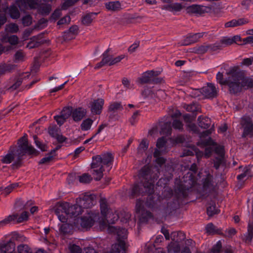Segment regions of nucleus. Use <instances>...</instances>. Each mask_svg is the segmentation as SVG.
<instances>
[{"label": "nucleus", "instance_id": "603ef678", "mask_svg": "<svg viewBox=\"0 0 253 253\" xmlns=\"http://www.w3.org/2000/svg\"><path fill=\"white\" fill-rule=\"evenodd\" d=\"M219 42L221 43L222 48L224 45L227 46L233 44V41L231 38L223 37Z\"/></svg>", "mask_w": 253, "mask_h": 253}, {"label": "nucleus", "instance_id": "f3484780", "mask_svg": "<svg viewBox=\"0 0 253 253\" xmlns=\"http://www.w3.org/2000/svg\"><path fill=\"white\" fill-rule=\"evenodd\" d=\"M249 22L247 18H242L238 19H233L225 23V28H234L245 25Z\"/></svg>", "mask_w": 253, "mask_h": 253}, {"label": "nucleus", "instance_id": "ea45409f", "mask_svg": "<svg viewBox=\"0 0 253 253\" xmlns=\"http://www.w3.org/2000/svg\"><path fill=\"white\" fill-rule=\"evenodd\" d=\"M149 142L145 139H143L137 148L138 152L139 153L145 152L148 148Z\"/></svg>", "mask_w": 253, "mask_h": 253}, {"label": "nucleus", "instance_id": "6e6552de", "mask_svg": "<svg viewBox=\"0 0 253 253\" xmlns=\"http://www.w3.org/2000/svg\"><path fill=\"white\" fill-rule=\"evenodd\" d=\"M170 238L173 242H175L176 244L171 243L170 244H169L168 246V251L169 252L172 251L171 248L174 246H176L177 247V249L173 250V252H176L178 251L179 249L178 247V243L185 239V235L183 232L181 231L173 232L170 234Z\"/></svg>", "mask_w": 253, "mask_h": 253}, {"label": "nucleus", "instance_id": "f257e3e1", "mask_svg": "<svg viewBox=\"0 0 253 253\" xmlns=\"http://www.w3.org/2000/svg\"><path fill=\"white\" fill-rule=\"evenodd\" d=\"M159 172L152 170L149 166H144L139 170L138 177L140 181V185L135 183L132 187L129 195L131 198H134L140 194L145 193L151 195L154 192V183L159 177ZM146 206L150 208H154L155 203L152 196L149 195L145 203Z\"/></svg>", "mask_w": 253, "mask_h": 253}, {"label": "nucleus", "instance_id": "5fc2aeb1", "mask_svg": "<svg viewBox=\"0 0 253 253\" xmlns=\"http://www.w3.org/2000/svg\"><path fill=\"white\" fill-rule=\"evenodd\" d=\"M224 159L223 157L215 158L214 160V167L216 169H218L219 167L223 164Z\"/></svg>", "mask_w": 253, "mask_h": 253}, {"label": "nucleus", "instance_id": "1a4fd4ad", "mask_svg": "<svg viewBox=\"0 0 253 253\" xmlns=\"http://www.w3.org/2000/svg\"><path fill=\"white\" fill-rule=\"evenodd\" d=\"M241 125L244 128L243 136H253V123L252 120L249 117L242 118Z\"/></svg>", "mask_w": 253, "mask_h": 253}, {"label": "nucleus", "instance_id": "69168bd1", "mask_svg": "<svg viewBox=\"0 0 253 253\" xmlns=\"http://www.w3.org/2000/svg\"><path fill=\"white\" fill-rule=\"evenodd\" d=\"M54 119L56 121L57 124L60 126H62L66 120L61 114L60 115L55 116Z\"/></svg>", "mask_w": 253, "mask_h": 253}, {"label": "nucleus", "instance_id": "6ab92c4d", "mask_svg": "<svg viewBox=\"0 0 253 253\" xmlns=\"http://www.w3.org/2000/svg\"><path fill=\"white\" fill-rule=\"evenodd\" d=\"M15 248V244L11 241L0 244V251L2 253H13Z\"/></svg>", "mask_w": 253, "mask_h": 253}, {"label": "nucleus", "instance_id": "680f3d73", "mask_svg": "<svg viewBox=\"0 0 253 253\" xmlns=\"http://www.w3.org/2000/svg\"><path fill=\"white\" fill-rule=\"evenodd\" d=\"M69 250L71 253H82L81 248L75 244L70 246Z\"/></svg>", "mask_w": 253, "mask_h": 253}, {"label": "nucleus", "instance_id": "aec40b11", "mask_svg": "<svg viewBox=\"0 0 253 253\" xmlns=\"http://www.w3.org/2000/svg\"><path fill=\"white\" fill-rule=\"evenodd\" d=\"M14 152V148L10 147L8 153L2 157L1 162L3 164H10L14 161L15 158Z\"/></svg>", "mask_w": 253, "mask_h": 253}, {"label": "nucleus", "instance_id": "39448f33", "mask_svg": "<svg viewBox=\"0 0 253 253\" xmlns=\"http://www.w3.org/2000/svg\"><path fill=\"white\" fill-rule=\"evenodd\" d=\"M196 181L193 178L192 174H190L188 179L180 181L177 183L175 187V194L177 199L185 198L189 191L195 184Z\"/></svg>", "mask_w": 253, "mask_h": 253}, {"label": "nucleus", "instance_id": "2f4dec72", "mask_svg": "<svg viewBox=\"0 0 253 253\" xmlns=\"http://www.w3.org/2000/svg\"><path fill=\"white\" fill-rule=\"evenodd\" d=\"M106 7L108 10H117L121 8V4L119 1H111L106 3Z\"/></svg>", "mask_w": 253, "mask_h": 253}, {"label": "nucleus", "instance_id": "4d7b16f0", "mask_svg": "<svg viewBox=\"0 0 253 253\" xmlns=\"http://www.w3.org/2000/svg\"><path fill=\"white\" fill-rule=\"evenodd\" d=\"M92 18L91 14H87L82 18V23L84 25L88 26L92 22Z\"/></svg>", "mask_w": 253, "mask_h": 253}, {"label": "nucleus", "instance_id": "9b49d317", "mask_svg": "<svg viewBox=\"0 0 253 253\" xmlns=\"http://www.w3.org/2000/svg\"><path fill=\"white\" fill-rule=\"evenodd\" d=\"M202 95L205 98H213L217 96V90L214 84L208 83L202 88Z\"/></svg>", "mask_w": 253, "mask_h": 253}, {"label": "nucleus", "instance_id": "e2e57ef3", "mask_svg": "<svg viewBox=\"0 0 253 253\" xmlns=\"http://www.w3.org/2000/svg\"><path fill=\"white\" fill-rule=\"evenodd\" d=\"M172 125L174 129L180 130L183 128V124L179 120H174Z\"/></svg>", "mask_w": 253, "mask_h": 253}, {"label": "nucleus", "instance_id": "338daca9", "mask_svg": "<svg viewBox=\"0 0 253 253\" xmlns=\"http://www.w3.org/2000/svg\"><path fill=\"white\" fill-rule=\"evenodd\" d=\"M139 111H136L133 114L131 117L129 119V122L130 123L131 125H134L135 123L137 122V118L139 116Z\"/></svg>", "mask_w": 253, "mask_h": 253}, {"label": "nucleus", "instance_id": "5701e85b", "mask_svg": "<svg viewBox=\"0 0 253 253\" xmlns=\"http://www.w3.org/2000/svg\"><path fill=\"white\" fill-rule=\"evenodd\" d=\"M213 176L208 173L206 177L203 179V187L205 190L212 189L213 187Z\"/></svg>", "mask_w": 253, "mask_h": 253}, {"label": "nucleus", "instance_id": "cd10ccee", "mask_svg": "<svg viewBox=\"0 0 253 253\" xmlns=\"http://www.w3.org/2000/svg\"><path fill=\"white\" fill-rule=\"evenodd\" d=\"M139 213L140 214L139 222L141 223H146L148 220L153 217L152 213L149 211L146 210H143Z\"/></svg>", "mask_w": 253, "mask_h": 253}, {"label": "nucleus", "instance_id": "79ce46f5", "mask_svg": "<svg viewBox=\"0 0 253 253\" xmlns=\"http://www.w3.org/2000/svg\"><path fill=\"white\" fill-rule=\"evenodd\" d=\"M92 178L90 175L88 173H84L79 176V180L81 183H88L90 182Z\"/></svg>", "mask_w": 253, "mask_h": 253}, {"label": "nucleus", "instance_id": "393cba45", "mask_svg": "<svg viewBox=\"0 0 253 253\" xmlns=\"http://www.w3.org/2000/svg\"><path fill=\"white\" fill-rule=\"evenodd\" d=\"M101 156L103 166L111 168L113 157L111 153L104 154Z\"/></svg>", "mask_w": 253, "mask_h": 253}, {"label": "nucleus", "instance_id": "de8ad7c7", "mask_svg": "<svg viewBox=\"0 0 253 253\" xmlns=\"http://www.w3.org/2000/svg\"><path fill=\"white\" fill-rule=\"evenodd\" d=\"M54 157V156L50 152L45 157L42 158L39 163L40 165L48 164L52 160Z\"/></svg>", "mask_w": 253, "mask_h": 253}, {"label": "nucleus", "instance_id": "20e7f679", "mask_svg": "<svg viewBox=\"0 0 253 253\" xmlns=\"http://www.w3.org/2000/svg\"><path fill=\"white\" fill-rule=\"evenodd\" d=\"M109 230L117 235L118 244L112 245L109 253H126V243L124 239L127 238V230L124 228L109 227Z\"/></svg>", "mask_w": 253, "mask_h": 253}, {"label": "nucleus", "instance_id": "0eeeda50", "mask_svg": "<svg viewBox=\"0 0 253 253\" xmlns=\"http://www.w3.org/2000/svg\"><path fill=\"white\" fill-rule=\"evenodd\" d=\"M96 195L93 194L85 193L77 199L76 202L83 209L91 208L96 203Z\"/></svg>", "mask_w": 253, "mask_h": 253}, {"label": "nucleus", "instance_id": "dca6fc26", "mask_svg": "<svg viewBox=\"0 0 253 253\" xmlns=\"http://www.w3.org/2000/svg\"><path fill=\"white\" fill-rule=\"evenodd\" d=\"M86 111L82 107H78L72 110V117L73 120L78 122L81 121L86 115Z\"/></svg>", "mask_w": 253, "mask_h": 253}, {"label": "nucleus", "instance_id": "4be33fe9", "mask_svg": "<svg viewBox=\"0 0 253 253\" xmlns=\"http://www.w3.org/2000/svg\"><path fill=\"white\" fill-rule=\"evenodd\" d=\"M68 207V203H58L54 208V212L56 215L65 213L66 215V209Z\"/></svg>", "mask_w": 253, "mask_h": 253}, {"label": "nucleus", "instance_id": "e433bc0d", "mask_svg": "<svg viewBox=\"0 0 253 253\" xmlns=\"http://www.w3.org/2000/svg\"><path fill=\"white\" fill-rule=\"evenodd\" d=\"M171 123L168 122L164 124L162 126L161 131L167 135H170L171 132Z\"/></svg>", "mask_w": 253, "mask_h": 253}, {"label": "nucleus", "instance_id": "6e6d98bb", "mask_svg": "<svg viewBox=\"0 0 253 253\" xmlns=\"http://www.w3.org/2000/svg\"><path fill=\"white\" fill-rule=\"evenodd\" d=\"M28 218V212L27 211H23L20 216H18L17 218V222L21 223L26 221Z\"/></svg>", "mask_w": 253, "mask_h": 253}, {"label": "nucleus", "instance_id": "a19ab883", "mask_svg": "<svg viewBox=\"0 0 253 253\" xmlns=\"http://www.w3.org/2000/svg\"><path fill=\"white\" fill-rule=\"evenodd\" d=\"M48 133L51 137L55 138L60 133V129L56 126H51L48 128Z\"/></svg>", "mask_w": 253, "mask_h": 253}, {"label": "nucleus", "instance_id": "2eb2a0df", "mask_svg": "<svg viewBox=\"0 0 253 253\" xmlns=\"http://www.w3.org/2000/svg\"><path fill=\"white\" fill-rule=\"evenodd\" d=\"M83 211L82 207L78 203L74 205H70L68 203V207L66 209V215L76 217L82 214Z\"/></svg>", "mask_w": 253, "mask_h": 253}, {"label": "nucleus", "instance_id": "c03bdc74", "mask_svg": "<svg viewBox=\"0 0 253 253\" xmlns=\"http://www.w3.org/2000/svg\"><path fill=\"white\" fill-rule=\"evenodd\" d=\"M51 10V6L50 5L42 4L39 8V12L42 14L47 15Z\"/></svg>", "mask_w": 253, "mask_h": 253}, {"label": "nucleus", "instance_id": "bf43d9fd", "mask_svg": "<svg viewBox=\"0 0 253 253\" xmlns=\"http://www.w3.org/2000/svg\"><path fill=\"white\" fill-rule=\"evenodd\" d=\"M16 204L18 205H24L23 209L27 210L34 204V202L32 200H29L27 201L26 203H24V202L22 200H19L17 201Z\"/></svg>", "mask_w": 253, "mask_h": 253}, {"label": "nucleus", "instance_id": "58836bf2", "mask_svg": "<svg viewBox=\"0 0 253 253\" xmlns=\"http://www.w3.org/2000/svg\"><path fill=\"white\" fill-rule=\"evenodd\" d=\"M19 30L18 25L15 23H10L5 26V31L10 33H15Z\"/></svg>", "mask_w": 253, "mask_h": 253}, {"label": "nucleus", "instance_id": "8fccbe9b", "mask_svg": "<svg viewBox=\"0 0 253 253\" xmlns=\"http://www.w3.org/2000/svg\"><path fill=\"white\" fill-rule=\"evenodd\" d=\"M24 3L26 5H28L30 9L36 8L38 4L36 0H25Z\"/></svg>", "mask_w": 253, "mask_h": 253}, {"label": "nucleus", "instance_id": "72a5a7b5", "mask_svg": "<svg viewBox=\"0 0 253 253\" xmlns=\"http://www.w3.org/2000/svg\"><path fill=\"white\" fill-rule=\"evenodd\" d=\"M93 122V120L90 118H87L84 120L81 125V129L84 131H86L90 129Z\"/></svg>", "mask_w": 253, "mask_h": 253}, {"label": "nucleus", "instance_id": "c9c22d12", "mask_svg": "<svg viewBox=\"0 0 253 253\" xmlns=\"http://www.w3.org/2000/svg\"><path fill=\"white\" fill-rule=\"evenodd\" d=\"M220 210L216 207L215 204L209 206L207 209V213L209 216H212L219 213Z\"/></svg>", "mask_w": 253, "mask_h": 253}, {"label": "nucleus", "instance_id": "37998d69", "mask_svg": "<svg viewBox=\"0 0 253 253\" xmlns=\"http://www.w3.org/2000/svg\"><path fill=\"white\" fill-rule=\"evenodd\" d=\"M194 52L197 54H204L209 51L208 44L196 46L194 48Z\"/></svg>", "mask_w": 253, "mask_h": 253}, {"label": "nucleus", "instance_id": "13d9d810", "mask_svg": "<svg viewBox=\"0 0 253 253\" xmlns=\"http://www.w3.org/2000/svg\"><path fill=\"white\" fill-rule=\"evenodd\" d=\"M222 248V244L221 241H218L211 249L212 253H219Z\"/></svg>", "mask_w": 253, "mask_h": 253}, {"label": "nucleus", "instance_id": "ddd939ff", "mask_svg": "<svg viewBox=\"0 0 253 253\" xmlns=\"http://www.w3.org/2000/svg\"><path fill=\"white\" fill-rule=\"evenodd\" d=\"M208 9H210L208 7L203 5L193 4L186 8V12L189 14H195L197 15H202L208 12Z\"/></svg>", "mask_w": 253, "mask_h": 253}, {"label": "nucleus", "instance_id": "423d86ee", "mask_svg": "<svg viewBox=\"0 0 253 253\" xmlns=\"http://www.w3.org/2000/svg\"><path fill=\"white\" fill-rule=\"evenodd\" d=\"M103 164L101 156L96 155L92 157V162L91 164V169H93L92 175L96 181L100 180L103 177L104 169L103 168Z\"/></svg>", "mask_w": 253, "mask_h": 253}, {"label": "nucleus", "instance_id": "774afa93", "mask_svg": "<svg viewBox=\"0 0 253 253\" xmlns=\"http://www.w3.org/2000/svg\"><path fill=\"white\" fill-rule=\"evenodd\" d=\"M166 141L164 137L159 138L157 141L156 146L158 148H163L166 144Z\"/></svg>", "mask_w": 253, "mask_h": 253}, {"label": "nucleus", "instance_id": "052dcab7", "mask_svg": "<svg viewBox=\"0 0 253 253\" xmlns=\"http://www.w3.org/2000/svg\"><path fill=\"white\" fill-rule=\"evenodd\" d=\"M32 18L29 15L25 16L22 18V23L25 26H28L32 23Z\"/></svg>", "mask_w": 253, "mask_h": 253}, {"label": "nucleus", "instance_id": "f8f14e48", "mask_svg": "<svg viewBox=\"0 0 253 253\" xmlns=\"http://www.w3.org/2000/svg\"><path fill=\"white\" fill-rule=\"evenodd\" d=\"M104 100L102 98L94 100L90 103V111L94 115H99L101 113Z\"/></svg>", "mask_w": 253, "mask_h": 253}, {"label": "nucleus", "instance_id": "0e129e2a", "mask_svg": "<svg viewBox=\"0 0 253 253\" xmlns=\"http://www.w3.org/2000/svg\"><path fill=\"white\" fill-rule=\"evenodd\" d=\"M61 232L64 234H66L70 232V225L68 224H63L61 225L59 229Z\"/></svg>", "mask_w": 253, "mask_h": 253}, {"label": "nucleus", "instance_id": "7ed1b4c3", "mask_svg": "<svg viewBox=\"0 0 253 253\" xmlns=\"http://www.w3.org/2000/svg\"><path fill=\"white\" fill-rule=\"evenodd\" d=\"M19 141L20 142V144L18 146L19 148L17 151L18 157L16 160L11 165V167L12 169H17L22 166V157L26 154H28L29 155H37L38 153L37 151L34 147L32 145H29L27 138L25 136L20 138Z\"/></svg>", "mask_w": 253, "mask_h": 253}, {"label": "nucleus", "instance_id": "4c0bfd02", "mask_svg": "<svg viewBox=\"0 0 253 253\" xmlns=\"http://www.w3.org/2000/svg\"><path fill=\"white\" fill-rule=\"evenodd\" d=\"M72 107H65L61 111L60 114L67 120L70 116H72Z\"/></svg>", "mask_w": 253, "mask_h": 253}, {"label": "nucleus", "instance_id": "b1692460", "mask_svg": "<svg viewBox=\"0 0 253 253\" xmlns=\"http://www.w3.org/2000/svg\"><path fill=\"white\" fill-rule=\"evenodd\" d=\"M94 220L90 216H83L81 218V225L83 228H90L94 224Z\"/></svg>", "mask_w": 253, "mask_h": 253}, {"label": "nucleus", "instance_id": "9d476101", "mask_svg": "<svg viewBox=\"0 0 253 253\" xmlns=\"http://www.w3.org/2000/svg\"><path fill=\"white\" fill-rule=\"evenodd\" d=\"M100 210L102 215L106 218L109 223H114L115 221L119 219V216L117 214H113L114 217L113 218L109 219L110 216L108 213V208L107 201L105 199H101L100 202Z\"/></svg>", "mask_w": 253, "mask_h": 253}, {"label": "nucleus", "instance_id": "49530a36", "mask_svg": "<svg viewBox=\"0 0 253 253\" xmlns=\"http://www.w3.org/2000/svg\"><path fill=\"white\" fill-rule=\"evenodd\" d=\"M209 51L212 52L215 51L217 50L221 49L222 46L220 42H216L215 43L208 44Z\"/></svg>", "mask_w": 253, "mask_h": 253}, {"label": "nucleus", "instance_id": "473e14b6", "mask_svg": "<svg viewBox=\"0 0 253 253\" xmlns=\"http://www.w3.org/2000/svg\"><path fill=\"white\" fill-rule=\"evenodd\" d=\"M183 108L185 109L188 112H196L199 111L200 107L199 105L196 103H192L190 104H184Z\"/></svg>", "mask_w": 253, "mask_h": 253}, {"label": "nucleus", "instance_id": "c756f323", "mask_svg": "<svg viewBox=\"0 0 253 253\" xmlns=\"http://www.w3.org/2000/svg\"><path fill=\"white\" fill-rule=\"evenodd\" d=\"M8 12L10 16L12 19H18L20 17V12L17 7L14 5L9 7Z\"/></svg>", "mask_w": 253, "mask_h": 253}, {"label": "nucleus", "instance_id": "a211bd4d", "mask_svg": "<svg viewBox=\"0 0 253 253\" xmlns=\"http://www.w3.org/2000/svg\"><path fill=\"white\" fill-rule=\"evenodd\" d=\"M43 34H40L37 36L33 37L31 39L32 40L28 44L27 47L30 49L34 48L39 47L41 44L44 43V41L42 39Z\"/></svg>", "mask_w": 253, "mask_h": 253}, {"label": "nucleus", "instance_id": "bb28decb", "mask_svg": "<svg viewBox=\"0 0 253 253\" xmlns=\"http://www.w3.org/2000/svg\"><path fill=\"white\" fill-rule=\"evenodd\" d=\"M19 184L18 183H14L11 184L6 187H1L0 188V192L1 194L4 196L8 195L14 189L18 187Z\"/></svg>", "mask_w": 253, "mask_h": 253}, {"label": "nucleus", "instance_id": "f03ea898", "mask_svg": "<svg viewBox=\"0 0 253 253\" xmlns=\"http://www.w3.org/2000/svg\"><path fill=\"white\" fill-rule=\"evenodd\" d=\"M228 77L224 79L223 73L218 72L216 76L217 82L221 85H227L231 94H237L242 91L243 87H253V80L246 76L244 71L238 66L230 68L226 73Z\"/></svg>", "mask_w": 253, "mask_h": 253}, {"label": "nucleus", "instance_id": "a878e982", "mask_svg": "<svg viewBox=\"0 0 253 253\" xmlns=\"http://www.w3.org/2000/svg\"><path fill=\"white\" fill-rule=\"evenodd\" d=\"M151 77L148 71L142 74V76L138 78L136 81L137 83L139 85L151 83Z\"/></svg>", "mask_w": 253, "mask_h": 253}, {"label": "nucleus", "instance_id": "09e8293b", "mask_svg": "<svg viewBox=\"0 0 253 253\" xmlns=\"http://www.w3.org/2000/svg\"><path fill=\"white\" fill-rule=\"evenodd\" d=\"M79 0H65V2L62 5V9H67L69 7L75 4Z\"/></svg>", "mask_w": 253, "mask_h": 253}, {"label": "nucleus", "instance_id": "7c9ffc66", "mask_svg": "<svg viewBox=\"0 0 253 253\" xmlns=\"http://www.w3.org/2000/svg\"><path fill=\"white\" fill-rule=\"evenodd\" d=\"M206 232L210 234L215 233L220 234V230L218 229L212 223H208L206 227Z\"/></svg>", "mask_w": 253, "mask_h": 253}, {"label": "nucleus", "instance_id": "a18cd8bd", "mask_svg": "<svg viewBox=\"0 0 253 253\" xmlns=\"http://www.w3.org/2000/svg\"><path fill=\"white\" fill-rule=\"evenodd\" d=\"M182 8V6L180 3H174L168 6L167 9L169 11H180Z\"/></svg>", "mask_w": 253, "mask_h": 253}, {"label": "nucleus", "instance_id": "c85d7f7f", "mask_svg": "<svg viewBox=\"0 0 253 253\" xmlns=\"http://www.w3.org/2000/svg\"><path fill=\"white\" fill-rule=\"evenodd\" d=\"M123 110V107L121 102H113L108 106V112H117L118 110Z\"/></svg>", "mask_w": 253, "mask_h": 253}, {"label": "nucleus", "instance_id": "3c124183", "mask_svg": "<svg viewBox=\"0 0 253 253\" xmlns=\"http://www.w3.org/2000/svg\"><path fill=\"white\" fill-rule=\"evenodd\" d=\"M135 210L136 212L138 213L142 212L143 210H145L143 207V201L142 200L139 199L137 200Z\"/></svg>", "mask_w": 253, "mask_h": 253}, {"label": "nucleus", "instance_id": "f704fd0d", "mask_svg": "<svg viewBox=\"0 0 253 253\" xmlns=\"http://www.w3.org/2000/svg\"><path fill=\"white\" fill-rule=\"evenodd\" d=\"M18 216V214L9 215L3 220L0 221V228L10 223L11 221L16 220Z\"/></svg>", "mask_w": 253, "mask_h": 253}, {"label": "nucleus", "instance_id": "412c9836", "mask_svg": "<svg viewBox=\"0 0 253 253\" xmlns=\"http://www.w3.org/2000/svg\"><path fill=\"white\" fill-rule=\"evenodd\" d=\"M198 123L200 127L204 129H207L210 126L211 121L207 117L200 116L198 118Z\"/></svg>", "mask_w": 253, "mask_h": 253}, {"label": "nucleus", "instance_id": "4468645a", "mask_svg": "<svg viewBox=\"0 0 253 253\" xmlns=\"http://www.w3.org/2000/svg\"><path fill=\"white\" fill-rule=\"evenodd\" d=\"M204 35L203 33H196V34H189L187 35L185 39H184L181 43V45H189L195 42H196L199 40L203 37Z\"/></svg>", "mask_w": 253, "mask_h": 253}, {"label": "nucleus", "instance_id": "864d4df0", "mask_svg": "<svg viewBox=\"0 0 253 253\" xmlns=\"http://www.w3.org/2000/svg\"><path fill=\"white\" fill-rule=\"evenodd\" d=\"M109 113L108 121L109 122L115 121L118 120L120 118L117 112H108Z\"/></svg>", "mask_w": 253, "mask_h": 253}]
</instances>
